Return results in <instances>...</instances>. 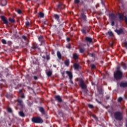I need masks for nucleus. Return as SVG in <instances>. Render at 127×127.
Returning a JSON list of instances; mask_svg holds the SVG:
<instances>
[{"instance_id": "obj_1", "label": "nucleus", "mask_w": 127, "mask_h": 127, "mask_svg": "<svg viewBox=\"0 0 127 127\" xmlns=\"http://www.w3.org/2000/svg\"><path fill=\"white\" fill-rule=\"evenodd\" d=\"M123 77V72L120 70V67L118 66L117 67V71L114 73V77L116 79V80H119L122 78Z\"/></svg>"}, {"instance_id": "obj_2", "label": "nucleus", "mask_w": 127, "mask_h": 127, "mask_svg": "<svg viewBox=\"0 0 127 127\" xmlns=\"http://www.w3.org/2000/svg\"><path fill=\"white\" fill-rule=\"evenodd\" d=\"M114 118L116 120H119L122 121L123 118H124V113L121 112H116L114 113Z\"/></svg>"}, {"instance_id": "obj_3", "label": "nucleus", "mask_w": 127, "mask_h": 127, "mask_svg": "<svg viewBox=\"0 0 127 127\" xmlns=\"http://www.w3.org/2000/svg\"><path fill=\"white\" fill-rule=\"evenodd\" d=\"M32 121L35 124H42L43 123V120L40 117H33L32 119Z\"/></svg>"}, {"instance_id": "obj_4", "label": "nucleus", "mask_w": 127, "mask_h": 127, "mask_svg": "<svg viewBox=\"0 0 127 127\" xmlns=\"http://www.w3.org/2000/svg\"><path fill=\"white\" fill-rule=\"evenodd\" d=\"M79 85L82 89H83V90L86 89V88H87V86H86V84H85V83H84V81L82 80H80L79 81Z\"/></svg>"}, {"instance_id": "obj_5", "label": "nucleus", "mask_w": 127, "mask_h": 127, "mask_svg": "<svg viewBox=\"0 0 127 127\" xmlns=\"http://www.w3.org/2000/svg\"><path fill=\"white\" fill-rule=\"evenodd\" d=\"M110 18L112 20H117V19H118L117 15H115L114 13H112L110 15Z\"/></svg>"}, {"instance_id": "obj_6", "label": "nucleus", "mask_w": 127, "mask_h": 127, "mask_svg": "<svg viewBox=\"0 0 127 127\" xmlns=\"http://www.w3.org/2000/svg\"><path fill=\"white\" fill-rule=\"evenodd\" d=\"M1 18L5 24H7V23H8V21H7V18L6 17H5L4 16H1Z\"/></svg>"}, {"instance_id": "obj_7", "label": "nucleus", "mask_w": 127, "mask_h": 127, "mask_svg": "<svg viewBox=\"0 0 127 127\" xmlns=\"http://www.w3.org/2000/svg\"><path fill=\"white\" fill-rule=\"evenodd\" d=\"M66 74H67L70 80H72V78H73V75L72 74V72L71 71H66Z\"/></svg>"}, {"instance_id": "obj_8", "label": "nucleus", "mask_w": 127, "mask_h": 127, "mask_svg": "<svg viewBox=\"0 0 127 127\" xmlns=\"http://www.w3.org/2000/svg\"><path fill=\"white\" fill-rule=\"evenodd\" d=\"M17 102H18V105L19 106H21V107H23V103H22V100L20 99H17Z\"/></svg>"}, {"instance_id": "obj_9", "label": "nucleus", "mask_w": 127, "mask_h": 127, "mask_svg": "<svg viewBox=\"0 0 127 127\" xmlns=\"http://www.w3.org/2000/svg\"><path fill=\"white\" fill-rule=\"evenodd\" d=\"M118 15L120 20H124V14L123 13H118Z\"/></svg>"}, {"instance_id": "obj_10", "label": "nucleus", "mask_w": 127, "mask_h": 127, "mask_svg": "<svg viewBox=\"0 0 127 127\" xmlns=\"http://www.w3.org/2000/svg\"><path fill=\"white\" fill-rule=\"evenodd\" d=\"M120 86L123 87V88H126V87H127V82H122L120 84Z\"/></svg>"}, {"instance_id": "obj_11", "label": "nucleus", "mask_w": 127, "mask_h": 127, "mask_svg": "<svg viewBox=\"0 0 127 127\" xmlns=\"http://www.w3.org/2000/svg\"><path fill=\"white\" fill-rule=\"evenodd\" d=\"M55 98L56 99V100H57V101H58V102H59L60 103L62 102V99H61V97L60 96H55Z\"/></svg>"}, {"instance_id": "obj_12", "label": "nucleus", "mask_w": 127, "mask_h": 127, "mask_svg": "<svg viewBox=\"0 0 127 127\" xmlns=\"http://www.w3.org/2000/svg\"><path fill=\"white\" fill-rule=\"evenodd\" d=\"M79 64H74L73 65V68L75 69V70H78L79 69Z\"/></svg>"}, {"instance_id": "obj_13", "label": "nucleus", "mask_w": 127, "mask_h": 127, "mask_svg": "<svg viewBox=\"0 0 127 127\" xmlns=\"http://www.w3.org/2000/svg\"><path fill=\"white\" fill-rule=\"evenodd\" d=\"M64 64L65 65V66H67L68 67V66L70 65V61H69V60H65L64 61Z\"/></svg>"}, {"instance_id": "obj_14", "label": "nucleus", "mask_w": 127, "mask_h": 127, "mask_svg": "<svg viewBox=\"0 0 127 127\" xmlns=\"http://www.w3.org/2000/svg\"><path fill=\"white\" fill-rule=\"evenodd\" d=\"M63 6H65V5H63L62 3H60L58 5L57 8L59 9H62V8H63Z\"/></svg>"}, {"instance_id": "obj_15", "label": "nucleus", "mask_w": 127, "mask_h": 127, "mask_svg": "<svg viewBox=\"0 0 127 127\" xmlns=\"http://www.w3.org/2000/svg\"><path fill=\"white\" fill-rule=\"evenodd\" d=\"M79 57V55L76 53L73 54V58L74 59L76 60V59H78V58Z\"/></svg>"}, {"instance_id": "obj_16", "label": "nucleus", "mask_w": 127, "mask_h": 127, "mask_svg": "<svg viewBox=\"0 0 127 127\" xmlns=\"http://www.w3.org/2000/svg\"><path fill=\"white\" fill-rule=\"evenodd\" d=\"M57 55L59 59H61L62 56H61V53H60V52L58 51L57 53Z\"/></svg>"}, {"instance_id": "obj_17", "label": "nucleus", "mask_w": 127, "mask_h": 127, "mask_svg": "<svg viewBox=\"0 0 127 127\" xmlns=\"http://www.w3.org/2000/svg\"><path fill=\"white\" fill-rule=\"evenodd\" d=\"M46 74H47L48 77H50V76H51V75H52V71L49 70L46 72Z\"/></svg>"}, {"instance_id": "obj_18", "label": "nucleus", "mask_w": 127, "mask_h": 127, "mask_svg": "<svg viewBox=\"0 0 127 127\" xmlns=\"http://www.w3.org/2000/svg\"><path fill=\"white\" fill-rule=\"evenodd\" d=\"M54 17H55V19L57 20H59V15L55 14L54 15Z\"/></svg>"}, {"instance_id": "obj_19", "label": "nucleus", "mask_w": 127, "mask_h": 127, "mask_svg": "<svg viewBox=\"0 0 127 127\" xmlns=\"http://www.w3.org/2000/svg\"><path fill=\"white\" fill-rule=\"evenodd\" d=\"M1 3L3 6L6 5V0H2L1 2Z\"/></svg>"}, {"instance_id": "obj_20", "label": "nucleus", "mask_w": 127, "mask_h": 127, "mask_svg": "<svg viewBox=\"0 0 127 127\" xmlns=\"http://www.w3.org/2000/svg\"><path fill=\"white\" fill-rule=\"evenodd\" d=\"M39 110L41 113H42V114H43V115L45 114V112H44V109H43V108L40 107Z\"/></svg>"}, {"instance_id": "obj_21", "label": "nucleus", "mask_w": 127, "mask_h": 127, "mask_svg": "<svg viewBox=\"0 0 127 127\" xmlns=\"http://www.w3.org/2000/svg\"><path fill=\"white\" fill-rule=\"evenodd\" d=\"M38 40L41 42H42V41H43V36H39L38 37Z\"/></svg>"}, {"instance_id": "obj_22", "label": "nucleus", "mask_w": 127, "mask_h": 127, "mask_svg": "<svg viewBox=\"0 0 127 127\" xmlns=\"http://www.w3.org/2000/svg\"><path fill=\"white\" fill-rule=\"evenodd\" d=\"M19 115L20 116V117H25V115H24V113L22 111H20L19 112Z\"/></svg>"}, {"instance_id": "obj_23", "label": "nucleus", "mask_w": 127, "mask_h": 127, "mask_svg": "<svg viewBox=\"0 0 127 127\" xmlns=\"http://www.w3.org/2000/svg\"><path fill=\"white\" fill-rule=\"evenodd\" d=\"M115 31L118 33V34H121V33H122L123 32L122 30H116Z\"/></svg>"}, {"instance_id": "obj_24", "label": "nucleus", "mask_w": 127, "mask_h": 127, "mask_svg": "<svg viewBox=\"0 0 127 127\" xmlns=\"http://www.w3.org/2000/svg\"><path fill=\"white\" fill-rule=\"evenodd\" d=\"M86 41H88V42H92V38H89V37H86Z\"/></svg>"}, {"instance_id": "obj_25", "label": "nucleus", "mask_w": 127, "mask_h": 127, "mask_svg": "<svg viewBox=\"0 0 127 127\" xmlns=\"http://www.w3.org/2000/svg\"><path fill=\"white\" fill-rule=\"evenodd\" d=\"M19 94H20L21 98H24V95L23 94V93H22V90H20Z\"/></svg>"}, {"instance_id": "obj_26", "label": "nucleus", "mask_w": 127, "mask_h": 127, "mask_svg": "<svg viewBox=\"0 0 127 127\" xmlns=\"http://www.w3.org/2000/svg\"><path fill=\"white\" fill-rule=\"evenodd\" d=\"M39 15L40 17L42 18L44 16V14L41 12H40L39 13Z\"/></svg>"}, {"instance_id": "obj_27", "label": "nucleus", "mask_w": 127, "mask_h": 127, "mask_svg": "<svg viewBox=\"0 0 127 127\" xmlns=\"http://www.w3.org/2000/svg\"><path fill=\"white\" fill-rule=\"evenodd\" d=\"M81 19H84L85 20L86 19V15H84V14H81Z\"/></svg>"}, {"instance_id": "obj_28", "label": "nucleus", "mask_w": 127, "mask_h": 127, "mask_svg": "<svg viewBox=\"0 0 127 127\" xmlns=\"http://www.w3.org/2000/svg\"><path fill=\"white\" fill-rule=\"evenodd\" d=\"M9 21H10V22H12V23H13L14 22V19L13 18H9Z\"/></svg>"}, {"instance_id": "obj_29", "label": "nucleus", "mask_w": 127, "mask_h": 127, "mask_svg": "<svg viewBox=\"0 0 127 127\" xmlns=\"http://www.w3.org/2000/svg\"><path fill=\"white\" fill-rule=\"evenodd\" d=\"M79 51L80 53H83V52L85 51V50L84 49L80 48Z\"/></svg>"}, {"instance_id": "obj_30", "label": "nucleus", "mask_w": 127, "mask_h": 127, "mask_svg": "<svg viewBox=\"0 0 127 127\" xmlns=\"http://www.w3.org/2000/svg\"><path fill=\"white\" fill-rule=\"evenodd\" d=\"M1 42L3 44H6V41H5L4 39H2Z\"/></svg>"}, {"instance_id": "obj_31", "label": "nucleus", "mask_w": 127, "mask_h": 127, "mask_svg": "<svg viewBox=\"0 0 127 127\" xmlns=\"http://www.w3.org/2000/svg\"><path fill=\"white\" fill-rule=\"evenodd\" d=\"M122 65L124 69H127V66H126V64H125V63H122Z\"/></svg>"}, {"instance_id": "obj_32", "label": "nucleus", "mask_w": 127, "mask_h": 127, "mask_svg": "<svg viewBox=\"0 0 127 127\" xmlns=\"http://www.w3.org/2000/svg\"><path fill=\"white\" fill-rule=\"evenodd\" d=\"M108 34L110 36H113L114 35L112 31L108 32Z\"/></svg>"}, {"instance_id": "obj_33", "label": "nucleus", "mask_w": 127, "mask_h": 127, "mask_svg": "<svg viewBox=\"0 0 127 127\" xmlns=\"http://www.w3.org/2000/svg\"><path fill=\"white\" fill-rule=\"evenodd\" d=\"M7 112H8V113H11L12 112V110H11V108H7Z\"/></svg>"}, {"instance_id": "obj_34", "label": "nucleus", "mask_w": 127, "mask_h": 127, "mask_svg": "<svg viewBox=\"0 0 127 127\" xmlns=\"http://www.w3.org/2000/svg\"><path fill=\"white\" fill-rule=\"evenodd\" d=\"M88 108L90 109H93L94 108V106L92 105L88 104Z\"/></svg>"}, {"instance_id": "obj_35", "label": "nucleus", "mask_w": 127, "mask_h": 127, "mask_svg": "<svg viewBox=\"0 0 127 127\" xmlns=\"http://www.w3.org/2000/svg\"><path fill=\"white\" fill-rule=\"evenodd\" d=\"M96 68V65L95 64L91 65V69H95Z\"/></svg>"}, {"instance_id": "obj_36", "label": "nucleus", "mask_w": 127, "mask_h": 127, "mask_svg": "<svg viewBox=\"0 0 127 127\" xmlns=\"http://www.w3.org/2000/svg\"><path fill=\"white\" fill-rule=\"evenodd\" d=\"M33 49H35V48H37V45H34L32 47Z\"/></svg>"}, {"instance_id": "obj_37", "label": "nucleus", "mask_w": 127, "mask_h": 127, "mask_svg": "<svg viewBox=\"0 0 127 127\" xmlns=\"http://www.w3.org/2000/svg\"><path fill=\"white\" fill-rule=\"evenodd\" d=\"M74 2L75 3H79L80 2V0H74Z\"/></svg>"}, {"instance_id": "obj_38", "label": "nucleus", "mask_w": 127, "mask_h": 127, "mask_svg": "<svg viewBox=\"0 0 127 127\" xmlns=\"http://www.w3.org/2000/svg\"><path fill=\"white\" fill-rule=\"evenodd\" d=\"M122 101H123V98L122 97L118 98V102H122Z\"/></svg>"}, {"instance_id": "obj_39", "label": "nucleus", "mask_w": 127, "mask_h": 127, "mask_svg": "<svg viewBox=\"0 0 127 127\" xmlns=\"http://www.w3.org/2000/svg\"><path fill=\"white\" fill-rule=\"evenodd\" d=\"M17 12L18 13H19V14H20V13H21V10L18 9Z\"/></svg>"}, {"instance_id": "obj_40", "label": "nucleus", "mask_w": 127, "mask_h": 127, "mask_svg": "<svg viewBox=\"0 0 127 127\" xmlns=\"http://www.w3.org/2000/svg\"><path fill=\"white\" fill-rule=\"evenodd\" d=\"M66 47L67 48H68V49H69L71 48V45L69 44L68 46H66Z\"/></svg>"}, {"instance_id": "obj_41", "label": "nucleus", "mask_w": 127, "mask_h": 127, "mask_svg": "<svg viewBox=\"0 0 127 127\" xmlns=\"http://www.w3.org/2000/svg\"><path fill=\"white\" fill-rule=\"evenodd\" d=\"M81 31L82 32V33L86 34V30H85L84 29H82Z\"/></svg>"}, {"instance_id": "obj_42", "label": "nucleus", "mask_w": 127, "mask_h": 127, "mask_svg": "<svg viewBox=\"0 0 127 127\" xmlns=\"http://www.w3.org/2000/svg\"><path fill=\"white\" fill-rule=\"evenodd\" d=\"M46 59H47V60H49V59H50V57H49V56L47 55L46 56Z\"/></svg>"}, {"instance_id": "obj_43", "label": "nucleus", "mask_w": 127, "mask_h": 127, "mask_svg": "<svg viewBox=\"0 0 127 127\" xmlns=\"http://www.w3.org/2000/svg\"><path fill=\"white\" fill-rule=\"evenodd\" d=\"M124 45L125 46V47H126V48L127 49V42H125Z\"/></svg>"}, {"instance_id": "obj_44", "label": "nucleus", "mask_w": 127, "mask_h": 127, "mask_svg": "<svg viewBox=\"0 0 127 127\" xmlns=\"http://www.w3.org/2000/svg\"><path fill=\"white\" fill-rule=\"evenodd\" d=\"M26 25H27V26H28V25H29V22H26Z\"/></svg>"}, {"instance_id": "obj_45", "label": "nucleus", "mask_w": 127, "mask_h": 127, "mask_svg": "<svg viewBox=\"0 0 127 127\" xmlns=\"http://www.w3.org/2000/svg\"><path fill=\"white\" fill-rule=\"evenodd\" d=\"M111 25L112 26H114V25H115V22L114 21H112V22Z\"/></svg>"}, {"instance_id": "obj_46", "label": "nucleus", "mask_w": 127, "mask_h": 127, "mask_svg": "<svg viewBox=\"0 0 127 127\" xmlns=\"http://www.w3.org/2000/svg\"><path fill=\"white\" fill-rule=\"evenodd\" d=\"M22 38H23V39H24L25 40V39H26V37H25V36H23Z\"/></svg>"}, {"instance_id": "obj_47", "label": "nucleus", "mask_w": 127, "mask_h": 127, "mask_svg": "<svg viewBox=\"0 0 127 127\" xmlns=\"http://www.w3.org/2000/svg\"><path fill=\"white\" fill-rule=\"evenodd\" d=\"M34 79L35 80H37V76H34Z\"/></svg>"}, {"instance_id": "obj_48", "label": "nucleus", "mask_w": 127, "mask_h": 127, "mask_svg": "<svg viewBox=\"0 0 127 127\" xmlns=\"http://www.w3.org/2000/svg\"><path fill=\"white\" fill-rule=\"evenodd\" d=\"M67 40L68 42L70 41V38H67Z\"/></svg>"}, {"instance_id": "obj_49", "label": "nucleus", "mask_w": 127, "mask_h": 127, "mask_svg": "<svg viewBox=\"0 0 127 127\" xmlns=\"http://www.w3.org/2000/svg\"><path fill=\"white\" fill-rule=\"evenodd\" d=\"M71 84H73V82L72 81H71Z\"/></svg>"}, {"instance_id": "obj_50", "label": "nucleus", "mask_w": 127, "mask_h": 127, "mask_svg": "<svg viewBox=\"0 0 127 127\" xmlns=\"http://www.w3.org/2000/svg\"><path fill=\"white\" fill-rule=\"evenodd\" d=\"M54 67H56V65H54Z\"/></svg>"}]
</instances>
